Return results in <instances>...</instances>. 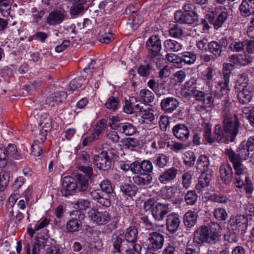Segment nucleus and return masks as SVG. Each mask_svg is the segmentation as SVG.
I'll use <instances>...</instances> for the list:
<instances>
[{"mask_svg":"<svg viewBox=\"0 0 254 254\" xmlns=\"http://www.w3.org/2000/svg\"><path fill=\"white\" fill-rule=\"evenodd\" d=\"M106 124L104 121L98 122L93 127L90 135L84 134L82 137V145L87 146L95 140H97L99 135L102 134L106 128Z\"/></svg>","mask_w":254,"mask_h":254,"instance_id":"obj_6","label":"nucleus"},{"mask_svg":"<svg viewBox=\"0 0 254 254\" xmlns=\"http://www.w3.org/2000/svg\"><path fill=\"white\" fill-rule=\"evenodd\" d=\"M242 15L248 16L254 12V0H243L240 6Z\"/></svg>","mask_w":254,"mask_h":254,"instance_id":"obj_27","label":"nucleus"},{"mask_svg":"<svg viewBox=\"0 0 254 254\" xmlns=\"http://www.w3.org/2000/svg\"><path fill=\"white\" fill-rule=\"evenodd\" d=\"M11 11V4L10 1L0 3V13L3 17L8 16Z\"/></svg>","mask_w":254,"mask_h":254,"instance_id":"obj_55","label":"nucleus"},{"mask_svg":"<svg viewBox=\"0 0 254 254\" xmlns=\"http://www.w3.org/2000/svg\"><path fill=\"white\" fill-rule=\"evenodd\" d=\"M213 171L211 169H206L204 171H201V175L198 178V183L196 185V188L199 191L207 187L212 178Z\"/></svg>","mask_w":254,"mask_h":254,"instance_id":"obj_15","label":"nucleus"},{"mask_svg":"<svg viewBox=\"0 0 254 254\" xmlns=\"http://www.w3.org/2000/svg\"><path fill=\"white\" fill-rule=\"evenodd\" d=\"M120 127L121 129L120 132L124 133L126 135H133L136 131L135 127L129 123H123V125Z\"/></svg>","mask_w":254,"mask_h":254,"instance_id":"obj_46","label":"nucleus"},{"mask_svg":"<svg viewBox=\"0 0 254 254\" xmlns=\"http://www.w3.org/2000/svg\"><path fill=\"white\" fill-rule=\"evenodd\" d=\"M254 88L253 85L247 84V81L242 85V89L238 92L237 98L239 102L246 104L249 103L254 96Z\"/></svg>","mask_w":254,"mask_h":254,"instance_id":"obj_10","label":"nucleus"},{"mask_svg":"<svg viewBox=\"0 0 254 254\" xmlns=\"http://www.w3.org/2000/svg\"><path fill=\"white\" fill-rule=\"evenodd\" d=\"M192 173L190 172H186L182 176V185L186 189H189L191 184Z\"/></svg>","mask_w":254,"mask_h":254,"instance_id":"obj_57","label":"nucleus"},{"mask_svg":"<svg viewBox=\"0 0 254 254\" xmlns=\"http://www.w3.org/2000/svg\"><path fill=\"white\" fill-rule=\"evenodd\" d=\"M78 184H77V191H84L88 188V182L87 177H85L82 175H77Z\"/></svg>","mask_w":254,"mask_h":254,"instance_id":"obj_43","label":"nucleus"},{"mask_svg":"<svg viewBox=\"0 0 254 254\" xmlns=\"http://www.w3.org/2000/svg\"><path fill=\"white\" fill-rule=\"evenodd\" d=\"M66 94L64 91H60L52 94L47 98V103L52 107L58 105L60 103L65 99Z\"/></svg>","mask_w":254,"mask_h":254,"instance_id":"obj_25","label":"nucleus"},{"mask_svg":"<svg viewBox=\"0 0 254 254\" xmlns=\"http://www.w3.org/2000/svg\"><path fill=\"white\" fill-rule=\"evenodd\" d=\"M217 75L218 73L215 69L208 67L202 72V79L210 87L213 79L215 80Z\"/></svg>","mask_w":254,"mask_h":254,"instance_id":"obj_28","label":"nucleus"},{"mask_svg":"<svg viewBox=\"0 0 254 254\" xmlns=\"http://www.w3.org/2000/svg\"><path fill=\"white\" fill-rule=\"evenodd\" d=\"M210 165L208 157L205 155H201L197 159L196 163V169L199 172L204 171L209 169L208 167Z\"/></svg>","mask_w":254,"mask_h":254,"instance_id":"obj_35","label":"nucleus"},{"mask_svg":"<svg viewBox=\"0 0 254 254\" xmlns=\"http://www.w3.org/2000/svg\"><path fill=\"white\" fill-rule=\"evenodd\" d=\"M248 226V219L243 215L232 216L228 222L229 228L233 230L245 231Z\"/></svg>","mask_w":254,"mask_h":254,"instance_id":"obj_9","label":"nucleus"},{"mask_svg":"<svg viewBox=\"0 0 254 254\" xmlns=\"http://www.w3.org/2000/svg\"><path fill=\"white\" fill-rule=\"evenodd\" d=\"M244 188L245 192L248 194H252L254 190V187L251 181L249 179L248 176L245 177L244 185L242 188Z\"/></svg>","mask_w":254,"mask_h":254,"instance_id":"obj_64","label":"nucleus"},{"mask_svg":"<svg viewBox=\"0 0 254 254\" xmlns=\"http://www.w3.org/2000/svg\"><path fill=\"white\" fill-rule=\"evenodd\" d=\"M197 213L192 211L187 212L184 216L183 221L185 225L188 228L193 227L196 223Z\"/></svg>","mask_w":254,"mask_h":254,"instance_id":"obj_29","label":"nucleus"},{"mask_svg":"<svg viewBox=\"0 0 254 254\" xmlns=\"http://www.w3.org/2000/svg\"><path fill=\"white\" fill-rule=\"evenodd\" d=\"M166 57L169 62L176 64L177 66L179 67H181L182 63L181 57H179L178 55L174 54H168Z\"/></svg>","mask_w":254,"mask_h":254,"instance_id":"obj_61","label":"nucleus"},{"mask_svg":"<svg viewBox=\"0 0 254 254\" xmlns=\"http://www.w3.org/2000/svg\"><path fill=\"white\" fill-rule=\"evenodd\" d=\"M74 207L76 209L85 210L90 207L91 202L88 199L80 198L74 202Z\"/></svg>","mask_w":254,"mask_h":254,"instance_id":"obj_47","label":"nucleus"},{"mask_svg":"<svg viewBox=\"0 0 254 254\" xmlns=\"http://www.w3.org/2000/svg\"><path fill=\"white\" fill-rule=\"evenodd\" d=\"M214 217L219 221L226 220L228 215L225 208L222 207H217L214 209L213 211Z\"/></svg>","mask_w":254,"mask_h":254,"instance_id":"obj_45","label":"nucleus"},{"mask_svg":"<svg viewBox=\"0 0 254 254\" xmlns=\"http://www.w3.org/2000/svg\"><path fill=\"white\" fill-rule=\"evenodd\" d=\"M5 149L8 157H12L17 160L21 158L18 152L17 147L15 144H9Z\"/></svg>","mask_w":254,"mask_h":254,"instance_id":"obj_50","label":"nucleus"},{"mask_svg":"<svg viewBox=\"0 0 254 254\" xmlns=\"http://www.w3.org/2000/svg\"><path fill=\"white\" fill-rule=\"evenodd\" d=\"M10 176L7 172L2 171L0 173V191H3L8 185Z\"/></svg>","mask_w":254,"mask_h":254,"instance_id":"obj_48","label":"nucleus"},{"mask_svg":"<svg viewBox=\"0 0 254 254\" xmlns=\"http://www.w3.org/2000/svg\"><path fill=\"white\" fill-rule=\"evenodd\" d=\"M40 140H35L31 146V149L32 153L35 156H39L43 153V143L41 141V136L39 135Z\"/></svg>","mask_w":254,"mask_h":254,"instance_id":"obj_41","label":"nucleus"},{"mask_svg":"<svg viewBox=\"0 0 254 254\" xmlns=\"http://www.w3.org/2000/svg\"><path fill=\"white\" fill-rule=\"evenodd\" d=\"M224 152L229 161L232 163L233 167L242 164V159L239 157L238 153L236 154L231 148H226Z\"/></svg>","mask_w":254,"mask_h":254,"instance_id":"obj_33","label":"nucleus"},{"mask_svg":"<svg viewBox=\"0 0 254 254\" xmlns=\"http://www.w3.org/2000/svg\"><path fill=\"white\" fill-rule=\"evenodd\" d=\"M181 221L179 216L176 213H171L166 219V227L171 233H174L178 231L180 225Z\"/></svg>","mask_w":254,"mask_h":254,"instance_id":"obj_19","label":"nucleus"},{"mask_svg":"<svg viewBox=\"0 0 254 254\" xmlns=\"http://www.w3.org/2000/svg\"><path fill=\"white\" fill-rule=\"evenodd\" d=\"M126 241L129 243L133 250L137 254H140L142 247L139 244H136L138 239V232L134 227H129L127 228L124 234Z\"/></svg>","mask_w":254,"mask_h":254,"instance_id":"obj_8","label":"nucleus"},{"mask_svg":"<svg viewBox=\"0 0 254 254\" xmlns=\"http://www.w3.org/2000/svg\"><path fill=\"white\" fill-rule=\"evenodd\" d=\"M206 11L209 13L207 14V16L210 23L213 25L215 29H218L222 27L224 22L227 19L228 14L226 9L223 7L215 8L214 11L212 8L209 6H204L202 7Z\"/></svg>","mask_w":254,"mask_h":254,"instance_id":"obj_3","label":"nucleus"},{"mask_svg":"<svg viewBox=\"0 0 254 254\" xmlns=\"http://www.w3.org/2000/svg\"><path fill=\"white\" fill-rule=\"evenodd\" d=\"M181 59L182 62L186 64H193L196 60V55L190 52H185L181 54Z\"/></svg>","mask_w":254,"mask_h":254,"instance_id":"obj_49","label":"nucleus"},{"mask_svg":"<svg viewBox=\"0 0 254 254\" xmlns=\"http://www.w3.org/2000/svg\"><path fill=\"white\" fill-rule=\"evenodd\" d=\"M77 185L72 177H65L63 182L61 193L63 196L68 197L77 191Z\"/></svg>","mask_w":254,"mask_h":254,"instance_id":"obj_12","label":"nucleus"},{"mask_svg":"<svg viewBox=\"0 0 254 254\" xmlns=\"http://www.w3.org/2000/svg\"><path fill=\"white\" fill-rule=\"evenodd\" d=\"M136 102L137 100L135 97H130L129 99V101H126L125 103V105L124 107V112L127 114H132L134 110V108L132 107L133 104Z\"/></svg>","mask_w":254,"mask_h":254,"instance_id":"obj_59","label":"nucleus"},{"mask_svg":"<svg viewBox=\"0 0 254 254\" xmlns=\"http://www.w3.org/2000/svg\"><path fill=\"white\" fill-rule=\"evenodd\" d=\"M169 212L168 204L161 203H157L152 210V215L157 221L162 220Z\"/></svg>","mask_w":254,"mask_h":254,"instance_id":"obj_16","label":"nucleus"},{"mask_svg":"<svg viewBox=\"0 0 254 254\" xmlns=\"http://www.w3.org/2000/svg\"><path fill=\"white\" fill-rule=\"evenodd\" d=\"M105 106L111 111H117L120 108L119 100L118 97H110L106 101Z\"/></svg>","mask_w":254,"mask_h":254,"instance_id":"obj_40","label":"nucleus"},{"mask_svg":"<svg viewBox=\"0 0 254 254\" xmlns=\"http://www.w3.org/2000/svg\"><path fill=\"white\" fill-rule=\"evenodd\" d=\"M220 176L221 180L225 184H229L232 179V169L228 164H223L219 168Z\"/></svg>","mask_w":254,"mask_h":254,"instance_id":"obj_22","label":"nucleus"},{"mask_svg":"<svg viewBox=\"0 0 254 254\" xmlns=\"http://www.w3.org/2000/svg\"><path fill=\"white\" fill-rule=\"evenodd\" d=\"M65 17V12L61 10H55L49 14L46 22L50 26H56L62 23Z\"/></svg>","mask_w":254,"mask_h":254,"instance_id":"obj_13","label":"nucleus"},{"mask_svg":"<svg viewBox=\"0 0 254 254\" xmlns=\"http://www.w3.org/2000/svg\"><path fill=\"white\" fill-rule=\"evenodd\" d=\"M164 46L166 51L175 52L181 50L183 48V45L181 43L171 39L166 40L164 43Z\"/></svg>","mask_w":254,"mask_h":254,"instance_id":"obj_34","label":"nucleus"},{"mask_svg":"<svg viewBox=\"0 0 254 254\" xmlns=\"http://www.w3.org/2000/svg\"><path fill=\"white\" fill-rule=\"evenodd\" d=\"M222 228L215 222H211L208 225H202L197 228L194 233V240L198 243L205 242L214 245L220 240Z\"/></svg>","mask_w":254,"mask_h":254,"instance_id":"obj_1","label":"nucleus"},{"mask_svg":"<svg viewBox=\"0 0 254 254\" xmlns=\"http://www.w3.org/2000/svg\"><path fill=\"white\" fill-rule=\"evenodd\" d=\"M82 227L80 220L76 219H71L66 223V228L68 232L73 233L78 231Z\"/></svg>","mask_w":254,"mask_h":254,"instance_id":"obj_37","label":"nucleus"},{"mask_svg":"<svg viewBox=\"0 0 254 254\" xmlns=\"http://www.w3.org/2000/svg\"><path fill=\"white\" fill-rule=\"evenodd\" d=\"M124 242V240L120 236L116 234H114L112 238V242L114 249L117 253H121V245Z\"/></svg>","mask_w":254,"mask_h":254,"instance_id":"obj_54","label":"nucleus"},{"mask_svg":"<svg viewBox=\"0 0 254 254\" xmlns=\"http://www.w3.org/2000/svg\"><path fill=\"white\" fill-rule=\"evenodd\" d=\"M195 89L196 87L193 81L189 80L186 82L182 87L181 94L186 98H190L193 95Z\"/></svg>","mask_w":254,"mask_h":254,"instance_id":"obj_31","label":"nucleus"},{"mask_svg":"<svg viewBox=\"0 0 254 254\" xmlns=\"http://www.w3.org/2000/svg\"><path fill=\"white\" fill-rule=\"evenodd\" d=\"M82 78L81 77L75 78L71 80L69 84L68 90L72 91L80 87L82 83Z\"/></svg>","mask_w":254,"mask_h":254,"instance_id":"obj_63","label":"nucleus"},{"mask_svg":"<svg viewBox=\"0 0 254 254\" xmlns=\"http://www.w3.org/2000/svg\"><path fill=\"white\" fill-rule=\"evenodd\" d=\"M39 125L42 128L40 131L39 135L41 136L42 142H44L46 139L47 132L50 130L51 127V119L50 116L47 114L41 115Z\"/></svg>","mask_w":254,"mask_h":254,"instance_id":"obj_18","label":"nucleus"},{"mask_svg":"<svg viewBox=\"0 0 254 254\" xmlns=\"http://www.w3.org/2000/svg\"><path fill=\"white\" fill-rule=\"evenodd\" d=\"M120 189L123 194L129 197L134 196L137 191V187L132 184H122L120 186Z\"/></svg>","mask_w":254,"mask_h":254,"instance_id":"obj_36","label":"nucleus"},{"mask_svg":"<svg viewBox=\"0 0 254 254\" xmlns=\"http://www.w3.org/2000/svg\"><path fill=\"white\" fill-rule=\"evenodd\" d=\"M224 130L227 135V140L234 141L238 132L239 121L235 114L227 113L224 116Z\"/></svg>","mask_w":254,"mask_h":254,"instance_id":"obj_4","label":"nucleus"},{"mask_svg":"<svg viewBox=\"0 0 254 254\" xmlns=\"http://www.w3.org/2000/svg\"><path fill=\"white\" fill-rule=\"evenodd\" d=\"M133 182L140 186H147L151 184L152 176L150 173H142L132 178Z\"/></svg>","mask_w":254,"mask_h":254,"instance_id":"obj_24","label":"nucleus"},{"mask_svg":"<svg viewBox=\"0 0 254 254\" xmlns=\"http://www.w3.org/2000/svg\"><path fill=\"white\" fill-rule=\"evenodd\" d=\"M93 163L100 170H108L111 166L112 161L106 151H102L93 158Z\"/></svg>","mask_w":254,"mask_h":254,"instance_id":"obj_11","label":"nucleus"},{"mask_svg":"<svg viewBox=\"0 0 254 254\" xmlns=\"http://www.w3.org/2000/svg\"><path fill=\"white\" fill-rule=\"evenodd\" d=\"M206 98V100L203 102V105H198L196 107V110L199 112L201 114H204L205 113H209L212 109L213 104V98L211 93L210 95H208Z\"/></svg>","mask_w":254,"mask_h":254,"instance_id":"obj_26","label":"nucleus"},{"mask_svg":"<svg viewBox=\"0 0 254 254\" xmlns=\"http://www.w3.org/2000/svg\"><path fill=\"white\" fill-rule=\"evenodd\" d=\"M235 171L234 183L238 188H242L244 185V179L247 175V169L242 164L234 167Z\"/></svg>","mask_w":254,"mask_h":254,"instance_id":"obj_17","label":"nucleus"},{"mask_svg":"<svg viewBox=\"0 0 254 254\" xmlns=\"http://www.w3.org/2000/svg\"><path fill=\"white\" fill-rule=\"evenodd\" d=\"M208 50L209 52L215 56H220L222 49L219 44L216 41H211L208 43Z\"/></svg>","mask_w":254,"mask_h":254,"instance_id":"obj_53","label":"nucleus"},{"mask_svg":"<svg viewBox=\"0 0 254 254\" xmlns=\"http://www.w3.org/2000/svg\"><path fill=\"white\" fill-rule=\"evenodd\" d=\"M172 131L174 135L181 140L186 141L189 137L190 130L188 127L183 124L175 125L172 129Z\"/></svg>","mask_w":254,"mask_h":254,"instance_id":"obj_20","label":"nucleus"},{"mask_svg":"<svg viewBox=\"0 0 254 254\" xmlns=\"http://www.w3.org/2000/svg\"><path fill=\"white\" fill-rule=\"evenodd\" d=\"M197 199L196 192L193 190L188 191L185 195V200L188 205H193Z\"/></svg>","mask_w":254,"mask_h":254,"instance_id":"obj_52","label":"nucleus"},{"mask_svg":"<svg viewBox=\"0 0 254 254\" xmlns=\"http://www.w3.org/2000/svg\"><path fill=\"white\" fill-rule=\"evenodd\" d=\"M149 246L146 250L141 251L140 254H153L155 251L161 249L164 243V236L158 232L150 233L149 238Z\"/></svg>","mask_w":254,"mask_h":254,"instance_id":"obj_5","label":"nucleus"},{"mask_svg":"<svg viewBox=\"0 0 254 254\" xmlns=\"http://www.w3.org/2000/svg\"><path fill=\"white\" fill-rule=\"evenodd\" d=\"M178 170L171 167L163 172L159 177L158 180L161 184H166L173 181L177 176Z\"/></svg>","mask_w":254,"mask_h":254,"instance_id":"obj_21","label":"nucleus"},{"mask_svg":"<svg viewBox=\"0 0 254 254\" xmlns=\"http://www.w3.org/2000/svg\"><path fill=\"white\" fill-rule=\"evenodd\" d=\"M88 217L93 223L103 225L108 222L110 215L107 211H100L95 208L91 209L87 213Z\"/></svg>","mask_w":254,"mask_h":254,"instance_id":"obj_7","label":"nucleus"},{"mask_svg":"<svg viewBox=\"0 0 254 254\" xmlns=\"http://www.w3.org/2000/svg\"><path fill=\"white\" fill-rule=\"evenodd\" d=\"M161 109L165 112L171 113L179 106L178 100L173 97H168L162 99L160 103Z\"/></svg>","mask_w":254,"mask_h":254,"instance_id":"obj_14","label":"nucleus"},{"mask_svg":"<svg viewBox=\"0 0 254 254\" xmlns=\"http://www.w3.org/2000/svg\"><path fill=\"white\" fill-rule=\"evenodd\" d=\"M245 42L234 41L231 43L229 49L234 52H240L244 50Z\"/></svg>","mask_w":254,"mask_h":254,"instance_id":"obj_56","label":"nucleus"},{"mask_svg":"<svg viewBox=\"0 0 254 254\" xmlns=\"http://www.w3.org/2000/svg\"><path fill=\"white\" fill-rule=\"evenodd\" d=\"M147 49L156 55L161 49V44L160 38L158 36H151L146 42Z\"/></svg>","mask_w":254,"mask_h":254,"instance_id":"obj_23","label":"nucleus"},{"mask_svg":"<svg viewBox=\"0 0 254 254\" xmlns=\"http://www.w3.org/2000/svg\"><path fill=\"white\" fill-rule=\"evenodd\" d=\"M169 162V158L163 153L157 154L154 157L155 165L159 168H164Z\"/></svg>","mask_w":254,"mask_h":254,"instance_id":"obj_38","label":"nucleus"},{"mask_svg":"<svg viewBox=\"0 0 254 254\" xmlns=\"http://www.w3.org/2000/svg\"><path fill=\"white\" fill-rule=\"evenodd\" d=\"M251 152V151L244 142L241 144L237 150L238 155L242 160H246L249 158Z\"/></svg>","mask_w":254,"mask_h":254,"instance_id":"obj_44","label":"nucleus"},{"mask_svg":"<svg viewBox=\"0 0 254 254\" xmlns=\"http://www.w3.org/2000/svg\"><path fill=\"white\" fill-rule=\"evenodd\" d=\"M181 190V186L177 184L168 187L166 189V196L167 198L179 197L182 193Z\"/></svg>","mask_w":254,"mask_h":254,"instance_id":"obj_30","label":"nucleus"},{"mask_svg":"<svg viewBox=\"0 0 254 254\" xmlns=\"http://www.w3.org/2000/svg\"><path fill=\"white\" fill-rule=\"evenodd\" d=\"M225 131L221 129V127L219 125L215 126V131L214 132V141L219 142L222 140L223 138H225L227 140V135Z\"/></svg>","mask_w":254,"mask_h":254,"instance_id":"obj_51","label":"nucleus"},{"mask_svg":"<svg viewBox=\"0 0 254 254\" xmlns=\"http://www.w3.org/2000/svg\"><path fill=\"white\" fill-rule=\"evenodd\" d=\"M230 75L231 72L230 71H223V81L219 82L217 85H215L214 90L211 91V94L212 96L214 95V97L220 99L223 98L221 104L225 106L226 108L228 107L231 104L228 97V92L230 90L229 84Z\"/></svg>","mask_w":254,"mask_h":254,"instance_id":"obj_2","label":"nucleus"},{"mask_svg":"<svg viewBox=\"0 0 254 254\" xmlns=\"http://www.w3.org/2000/svg\"><path fill=\"white\" fill-rule=\"evenodd\" d=\"M107 142H110L113 143H117L119 141L120 137L118 133L114 131L111 130L106 134Z\"/></svg>","mask_w":254,"mask_h":254,"instance_id":"obj_62","label":"nucleus"},{"mask_svg":"<svg viewBox=\"0 0 254 254\" xmlns=\"http://www.w3.org/2000/svg\"><path fill=\"white\" fill-rule=\"evenodd\" d=\"M139 96L145 104L152 102L154 99L153 93L147 89L141 90L139 92Z\"/></svg>","mask_w":254,"mask_h":254,"instance_id":"obj_39","label":"nucleus"},{"mask_svg":"<svg viewBox=\"0 0 254 254\" xmlns=\"http://www.w3.org/2000/svg\"><path fill=\"white\" fill-rule=\"evenodd\" d=\"M122 142L125 149L130 150H133L135 147L137 146L139 143V141L138 139L132 137L125 138L122 140Z\"/></svg>","mask_w":254,"mask_h":254,"instance_id":"obj_42","label":"nucleus"},{"mask_svg":"<svg viewBox=\"0 0 254 254\" xmlns=\"http://www.w3.org/2000/svg\"><path fill=\"white\" fill-rule=\"evenodd\" d=\"M195 161V156L193 152L189 151L186 152L184 158L185 164L189 167L193 165Z\"/></svg>","mask_w":254,"mask_h":254,"instance_id":"obj_58","label":"nucleus"},{"mask_svg":"<svg viewBox=\"0 0 254 254\" xmlns=\"http://www.w3.org/2000/svg\"><path fill=\"white\" fill-rule=\"evenodd\" d=\"M141 171L144 173H150L153 171V165L149 160H143L140 163Z\"/></svg>","mask_w":254,"mask_h":254,"instance_id":"obj_60","label":"nucleus"},{"mask_svg":"<svg viewBox=\"0 0 254 254\" xmlns=\"http://www.w3.org/2000/svg\"><path fill=\"white\" fill-rule=\"evenodd\" d=\"M167 148L171 151L178 153L187 148V145L183 143L176 141V140L167 141Z\"/></svg>","mask_w":254,"mask_h":254,"instance_id":"obj_32","label":"nucleus"}]
</instances>
